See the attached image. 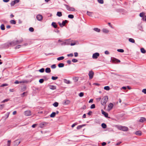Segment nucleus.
I'll list each match as a JSON object with an SVG mask.
<instances>
[{"mask_svg": "<svg viewBox=\"0 0 146 146\" xmlns=\"http://www.w3.org/2000/svg\"><path fill=\"white\" fill-rule=\"evenodd\" d=\"M7 142H7V145L8 146H10V144H11V141L8 140Z\"/></svg>", "mask_w": 146, "mask_h": 146, "instance_id": "nucleus-52", "label": "nucleus"}, {"mask_svg": "<svg viewBox=\"0 0 146 146\" xmlns=\"http://www.w3.org/2000/svg\"><path fill=\"white\" fill-rule=\"evenodd\" d=\"M52 25L54 27V28H56L57 27V25L56 24V23L55 22H52Z\"/></svg>", "mask_w": 146, "mask_h": 146, "instance_id": "nucleus-27", "label": "nucleus"}, {"mask_svg": "<svg viewBox=\"0 0 146 146\" xmlns=\"http://www.w3.org/2000/svg\"><path fill=\"white\" fill-rule=\"evenodd\" d=\"M11 24H15L16 23V21L14 20H11L10 21Z\"/></svg>", "mask_w": 146, "mask_h": 146, "instance_id": "nucleus-28", "label": "nucleus"}, {"mask_svg": "<svg viewBox=\"0 0 146 146\" xmlns=\"http://www.w3.org/2000/svg\"><path fill=\"white\" fill-rule=\"evenodd\" d=\"M36 19L39 21H41L43 17L41 15H38L36 17Z\"/></svg>", "mask_w": 146, "mask_h": 146, "instance_id": "nucleus-10", "label": "nucleus"}, {"mask_svg": "<svg viewBox=\"0 0 146 146\" xmlns=\"http://www.w3.org/2000/svg\"><path fill=\"white\" fill-rule=\"evenodd\" d=\"M104 89L105 90H110V87L109 86H106L104 87Z\"/></svg>", "mask_w": 146, "mask_h": 146, "instance_id": "nucleus-33", "label": "nucleus"}, {"mask_svg": "<svg viewBox=\"0 0 146 146\" xmlns=\"http://www.w3.org/2000/svg\"><path fill=\"white\" fill-rule=\"evenodd\" d=\"M72 61L73 62H78V60L75 59H73L72 60Z\"/></svg>", "mask_w": 146, "mask_h": 146, "instance_id": "nucleus-49", "label": "nucleus"}, {"mask_svg": "<svg viewBox=\"0 0 146 146\" xmlns=\"http://www.w3.org/2000/svg\"><path fill=\"white\" fill-rule=\"evenodd\" d=\"M93 13V12H90L89 11H87V14L88 15V16H90V17H92V14Z\"/></svg>", "mask_w": 146, "mask_h": 146, "instance_id": "nucleus-23", "label": "nucleus"}, {"mask_svg": "<svg viewBox=\"0 0 146 146\" xmlns=\"http://www.w3.org/2000/svg\"><path fill=\"white\" fill-rule=\"evenodd\" d=\"M1 30H4L5 29V26L3 24H2L1 26Z\"/></svg>", "mask_w": 146, "mask_h": 146, "instance_id": "nucleus-35", "label": "nucleus"}, {"mask_svg": "<svg viewBox=\"0 0 146 146\" xmlns=\"http://www.w3.org/2000/svg\"><path fill=\"white\" fill-rule=\"evenodd\" d=\"M144 13L143 12H142V13H141L140 14L139 16L140 17H143L144 16Z\"/></svg>", "mask_w": 146, "mask_h": 146, "instance_id": "nucleus-51", "label": "nucleus"}, {"mask_svg": "<svg viewBox=\"0 0 146 146\" xmlns=\"http://www.w3.org/2000/svg\"><path fill=\"white\" fill-rule=\"evenodd\" d=\"M64 83L67 84H69L70 83V81L69 80H68L66 79H64Z\"/></svg>", "mask_w": 146, "mask_h": 146, "instance_id": "nucleus-30", "label": "nucleus"}, {"mask_svg": "<svg viewBox=\"0 0 146 146\" xmlns=\"http://www.w3.org/2000/svg\"><path fill=\"white\" fill-rule=\"evenodd\" d=\"M29 31L31 32H33L34 31V29L33 27H30L29 29Z\"/></svg>", "mask_w": 146, "mask_h": 146, "instance_id": "nucleus-44", "label": "nucleus"}, {"mask_svg": "<svg viewBox=\"0 0 146 146\" xmlns=\"http://www.w3.org/2000/svg\"><path fill=\"white\" fill-rule=\"evenodd\" d=\"M94 30L98 32H99L100 31V29L97 28H94Z\"/></svg>", "mask_w": 146, "mask_h": 146, "instance_id": "nucleus-31", "label": "nucleus"}, {"mask_svg": "<svg viewBox=\"0 0 146 146\" xmlns=\"http://www.w3.org/2000/svg\"><path fill=\"white\" fill-rule=\"evenodd\" d=\"M56 67V65L55 64H53L51 66V68L53 69L55 68Z\"/></svg>", "mask_w": 146, "mask_h": 146, "instance_id": "nucleus-47", "label": "nucleus"}, {"mask_svg": "<svg viewBox=\"0 0 146 146\" xmlns=\"http://www.w3.org/2000/svg\"><path fill=\"white\" fill-rule=\"evenodd\" d=\"M113 106V104L112 103H110L108 106V110H110L112 109Z\"/></svg>", "mask_w": 146, "mask_h": 146, "instance_id": "nucleus-9", "label": "nucleus"}, {"mask_svg": "<svg viewBox=\"0 0 146 146\" xmlns=\"http://www.w3.org/2000/svg\"><path fill=\"white\" fill-rule=\"evenodd\" d=\"M146 119L144 117H142L140 119V121L141 122H143L146 121Z\"/></svg>", "mask_w": 146, "mask_h": 146, "instance_id": "nucleus-18", "label": "nucleus"}, {"mask_svg": "<svg viewBox=\"0 0 146 146\" xmlns=\"http://www.w3.org/2000/svg\"><path fill=\"white\" fill-rule=\"evenodd\" d=\"M18 42L17 41H13L11 42L10 43V45L12 46H14L16 44H18Z\"/></svg>", "mask_w": 146, "mask_h": 146, "instance_id": "nucleus-11", "label": "nucleus"}, {"mask_svg": "<svg viewBox=\"0 0 146 146\" xmlns=\"http://www.w3.org/2000/svg\"><path fill=\"white\" fill-rule=\"evenodd\" d=\"M129 41L132 43H134L135 42L134 40L132 38H129Z\"/></svg>", "mask_w": 146, "mask_h": 146, "instance_id": "nucleus-26", "label": "nucleus"}, {"mask_svg": "<svg viewBox=\"0 0 146 146\" xmlns=\"http://www.w3.org/2000/svg\"><path fill=\"white\" fill-rule=\"evenodd\" d=\"M68 22V21L66 20H65L64 21H63L62 23H61L60 22H58V24L61 27H63V26H64Z\"/></svg>", "mask_w": 146, "mask_h": 146, "instance_id": "nucleus-4", "label": "nucleus"}, {"mask_svg": "<svg viewBox=\"0 0 146 146\" xmlns=\"http://www.w3.org/2000/svg\"><path fill=\"white\" fill-rule=\"evenodd\" d=\"M52 79L53 80H55L57 79L58 78V77H54V76H52Z\"/></svg>", "mask_w": 146, "mask_h": 146, "instance_id": "nucleus-41", "label": "nucleus"}, {"mask_svg": "<svg viewBox=\"0 0 146 146\" xmlns=\"http://www.w3.org/2000/svg\"><path fill=\"white\" fill-rule=\"evenodd\" d=\"M67 56H68L72 57L73 56V54L71 53L69 54H68L67 55Z\"/></svg>", "mask_w": 146, "mask_h": 146, "instance_id": "nucleus-57", "label": "nucleus"}, {"mask_svg": "<svg viewBox=\"0 0 146 146\" xmlns=\"http://www.w3.org/2000/svg\"><path fill=\"white\" fill-rule=\"evenodd\" d=\"M143 20L146 21V16L144 15L143 17Z\"/></svg>", "mask_w": 146, "mask_h": 146, "instance_id": "nucleus-56", "label": "nucleus"}, {"mask_svg": "<svg viewBox=\"0 0 146 146\" xmlns=\"http://www.w3.org/2000/svg\"><path fill=\"white\" fill-rule=\"evenodd\" d=\"M49 86V88L51 90H54L56 89V87L55 86L52 85H50Z\"/></svg>", "mask_w": 146, "mask_h": 146, "instance_id": "nucleus-16", "label": "nucleus"}, {"mask_svg": "<svg viewBox=\"0 0 146 146\" xmlns=\"http://www.w3.org/2000/svg\"><path fill=\"white\" fill-rule=\"evenodd\" d=\"M135 134L136 135L140 136L142 135V133L140 131H137L135 132Z\"/></svg>", "mask_w": 146, "mask_h": 146, "instance_id": "nucleus-15", "label": "nucleus"}, {"mask_svg": "<svg viewBox=\"0 0 146 146\" xmlns=\"http://www.w3.org/2000/svg\"><path fill=\"white\" fill-rule=\"evenodd\" d=\"M142 92L145 94H146V89H144L142 90Z\"/></svg>", "mask_w": 146, "mask_h": 146, "instance_id": "nucleus-55", "label": "nucleus"}, {"mask_svg": "<svg viewBox=\"0 0 146 146\" xmlns=\"http://www.w3.org/2000/svg\"><path fill=\"white\" fill-rule=\"evenodd\" d=\"M18 2V0H15L14 1H12L11 3V6H13L15 4L17 3Z\"/></svg>", "mask_w": 146, "mask_h": 146, "instance_id": "nucleus-13", "label": "nucleus"}, {"mask_svg": "<svg viewBox=\"0 0 146 146\" xmlns=\"http://www.w3.org/2000/svg\"><path fill=\"white\" fill-rule=\"evenodd\" d=\"M101 99V98H96V100L97 102H99L100 101Z\"/></svg>", "mask_w": 146, "mask_h": 146, "instance_id": "nucleus-61", "label": "nucleus"}, {"mask_svg": "<svg viewBox=\"0 0 146 146\" xmlns=\"http://www.w3.org/2000/svg\"><path fill=\"white\" fill-rule=\"evenodd\" d=\"M70 103V101L68 100H65L64 101V104L65 105H67Z\"/></svg>", "mask_w": 146, "mask_h": 146, "instance_id": "nucleus-14", "label": "nucleus"}, {"mask_svg": "<svg viewBox=\"0 0 146 146\" xmlns=\"http://www.w3.org/2000/svg\"><path fill=\"white\" fill-rule=\"evenodd\" d=\"M117 128L123 131H127L128 130V128L127 127L121 126H118L117 127Z\"/></svg>", "mask_w": 146, "mask_h": 146, "instance_id": "nucleus-2", "label": "nucleus"}, {"mask_svg": "<svg viewBox=\"0 0 146 146\" xmlns=\"http://www.w3.org/2000/svg\"><path fill=\"white\" fill-rule=\"evenodd\" d=\"M102 31L104 33H108L109 32V31L106 29H103L102 30Z\"/></svg>", "mask_w": 146, "mask_h": 146, "instance_id": "nucleus-34", "label": "nucleus"}, {"mask_svg": "<svg viewBox=\"0 0 146 146\" xmlns=\"http://www.w3.org/2000/svg\"><path fill=\"white\" fill-rule=\"evenodd\" d=\"M108 96H105L101 100V104L102 105H106L108 102Z\"/></svg>", "mask_w": 146, "mask_h": 146, "instance_id": "nucleus-1", "label": "nucleus"}, {"mask_svg": "<svg viewBox=\"0 0 146 146\" xmlns=\"http://www.w3.org/2000/svg\"><path fill=\"white\" fill-rule=\"evenodd\" d=\"M65 6L66 7L68 11H75V9L74 8L71 7L70 6L67 5H65Z\"/></svg>", "mask_w": 146, "mask_h": 146, "instance_id": "nucleus-3", "label": "nucleus"}, {"mask_svg": "<svg viewBox=\"0 0 146 146\" xmlns=\"http://www.w3.org/2000/svg\"><path fill=\"white\" fill-rule=\"evenodd\" d=\"M8 86V84H3L2 85H1L0 87H4L5 86Z\"/></svg>", "mask_w": 146, "mask_h": 146, "instance_id": "nucleus-46", "label": "nucleus"}, {"mask_svg": "<svg viewBox=\"0 0 146 146\" xmlns=\"http://www.w3.org/2000/svg\"><path fill=\"white\" fill-rule=\"evenodd\" d=\"M101 111L102 114L104 115L106 117H108V113L104 111L103 110H102Z\"/></svg>", "mask_w": 146, "mask_h": 146, "instance_id": "nucleus-12", "label": "nucleus"}, {"mask_svg": "<svg viewBox=\"0 0 146 146\" xmlns=\"http://www.w3.org/2000/svg\"><path fill=\"white\" fill-rule=\"evenodd\" d=\"M29 82V81L26 80H23L22 81H19V83H27Z\"/></svg>", "mask_w": 146, "mask_h": 146, "instance_id": "nucleus-17", "label": "nucleus"}, {"mask_svg": "<svg viewBox=\"0 0 146 146\" xmlns=\"http://www.w3.org/2000/svg\"><path fill=\"white\" fill-rule=\"evenodd\" d=\"M58 66L59 68L63 67L64 66V64L62 63H60L58 64Z\"/></svg>", "mask_w": 146, "mask_h": 146, "instance_id": "nucleus-25", "label": "nucleus"}, {"mask_svg": "<svg viewBox=\"0 0 146 146\" xmlns=\"http://www.w3.org/2000/svg\"><path fill=\"white\" fill-rule=\"evenodd\" d=\"M68 17V18L71 19H73L74 17V15H69Z\"/></svg>", "mask_w": 146, "mask_h": 146, "instance_id": "nucleus-38", "label": "nucleus"}, {"mask_svg": "<svg viewBox=\"0 0 146 146\" xmlns=\"http://www.w3.org/2000/svg\"><path fill=\"white\" fill-rule=\"evenodd\" d=\"M4 106H5V104H3L1 105H0V109H2L3 108H4Z\"/></svg>", "mask_w": 146, "mask_h": 146, "instance_id": "nucleus-53", "label": "nucleus"}, {"mask_svg": "<svg viewBox=\"0 0 146 146\" xmlns=\"http://www.w3.org/2000/svg\"><path fill=\"white\" fill-rule=\"evenodd\" d=\"M85 125H79L77 127V129H79L82 128V127L85 126Z\"/></svg>", "mask_w": 146, "mask_h": 146, "instance_id": "nucleus-20", "label": "nucleus"}, {"mask_svg": "<svg viewBox=\"0 0 146 146\" xmlns=\"http://www.w3.org/2000/svg\"><path fill=\"white\" fill-rule=\"evenodd\" d=\"M58 103L57 102H55L53 104V105L55 107H57L58 106Z\"/></svg>", "mask_w": 146, "mask_h": 146, "instance_id": "nucleus-36", "label": "nucleus"}, {"mask_svg": "<svg viewBox=\"0 0 146 146\" xmlns=\"http://www.w3.org/2000/svg\"><path fill=\"white\" fill-rule=\"evenodd\" d=\"M24 114L26 116H30L31 115V112L30 110H27L24 112Z\"/></svg>", "mask_w": 146, "mask_h": 146, "instance_id": "nucleus-8", "label": "nucleus"}, {"mask_svg": "<svg viewBox=\"0 0 146 146\" xmlns=\"http://www.w3.org/2000/svg\"><path fill=\"white\" fill-rule=\"evenodd\" d=\"M105 53L106 54H109V52L108 51L106 50L105 52Z\"/></svg>", "mask_w": 146, "mask_h": 146, "instance_id": "nucleus-62", "label": "nucleus"}, {"mask_svg": "<svg viewBox=\"0 0 146 146\" xmlns=\"http://www.w3.org/2000/svg\"><path fill=\"white\" fill-rule=\"evenodd\" d=\"M102 126L103 128H106V127L107 125L106 124L104 123H103L102 124Z\"/></svg>", "mask_w": 146, "mask_h": 146, "instance_id": "nucleus-32", "label": "nucleus"}, {"mask_svg": "<svg viewBox=\"0 0 146 146\" xmlns=\"http://www.w3.org/2000/svg\"><path fill=\"white\" fill-rule=\"evenodd\" d=\"M117 51L119 52H124V50L123 49H118L117 50Z\"/></svg>", "mask_w": 146, "mask_h": 146, "instance_id": "nucleus-39", "label": "nucleus"}, {"mask_svg": "<svg viewBox=\"0 0 146 146\" xmlns=\"http://www.w3.org/2000/svg\"><path fill=\"white\" fill-rule=\"evenodd\" d=\"M98 2L101 4H103L104 3V1L103 0H98Z\"/></svg>", "mask_w": 146, "mask_h": 146, "instance_id": "nucleus-48", "label": "nucleus"}, {"mask_svg": "<svg viewBox=\"0 0 146 146\" xmlns=\"http://www.w3.org/2000/svg\"><path fill=\"white\" fill-rule=\"evenodd\" d=\"M84 94L83 92H80V93L79 94V96L80 97H82L84 96Z\"/></svg>", "mask_w": 146, "mask_h": 146, "instance_id": "nucleus-45", "label": "nucleus"}, {"mask_svg": "<svg viewBox=\"0 0 146 146\" xmlns=\"http://www.w3.org/2000/svg\"><path fill=\"white\" fill-rule=\"evenodd\" d=\"M92 113V112L91 111H89L88 113V115H91Z\"/></svg>", "mask_w": 146, "mask_h": 146, "instance_id": "nucleus-63", "label": "nucleus"}, {"mask_svg": "<svg viewBox=\"0 0 146 146\" xmlns=\"http://www.w3.org/2000/svg\"><path fill=\"white\" fill-rule=\"evenodd\" d=\"M67 63L69 64H70L71 63V62L70 60H68L67 61Z\"/></svg>", "mask_w": 146, "mask_h": 146, "instance_id": "nucleus-60", "label": "nucleus"}, {"mask_svg": "<svg viewBox=\"0 0 146 146\" xmlns=\"http://www.w3.org/2000/svg\"><path fill=\"white\" fill-rule=\"evenodd\" d=\"M111 61L112 62L114 63H117L120 62V61L117 59H116L115 58H113L111 59Z\"/></svg>", "mask_w": 146, "mask_h": 146, "instance_id": "nucleus-5", "label": "nucleus"}, {"mask_svg": "<svg viewBox=\"0 0 146 146\" xmlns=\"http://www.w3.org/2000/svg\"><path fill=\"white\" fill-rule=\"evenodd\" d=\"M141 51L143 53H145L146 52V50L143 48H141Z\"/></svg>", "mask_w": 146, "mask_h": 146, "instance_id": "nucleus-29", "label": "nucleus"}, {"mask_svg": "<svg viewBox=\"0 0 146 146\" xmlns=\"http://www.w3.org/2000/svg\"><path fill=\"white\" fill-rule=\"evenodd\" d=\"M56 15L59 17L62 16V12L59 11L58 12Z\"/></svg>", "mask_w": 146, "mask_h": 146, "instance_id": "nucleus-22", "label": "nucleus"}, {"mask_svg": "<svg viewBox=\"0 0 146 146\" xmlns=\"http://www.w3.org/2000/svg\"><path fill=\"white\" fill-rule=\"evenodd\" d=\"M64 58V57L62 56L58 58L57 59L58 60L60 61L63 60Z\"/></svg>", "mask_w": 146, "mask_h": 146, "instance_id": "nucleus-24", "label": "nucleus"}, {"mask_svg": "<svg viewBox=\"0 0 146 146\" xmlns=\"http://www.w3.org/2000/svg\"><path fill=\"white\" fill-rule=\"evenodd\" d=\"M26 94V92H23L22 94H21V96L22 97H23L25 96V94Z\"/></svg>", "mask_w": 146, "mask_h": 146, "instance_id": "nucleus-64", "label": "nucleus"}, {"mask_svg": "<svg viewBox=\"0 0 146 146\" xmlns=\"http://www.w3.org/2000/svg\"><path fill=\"white\" fill-rule=\"evenodd\" d=\"M44 68H42L39 70V71L41 73L43 72H44Z\"/></svg>", "mask_w": 146, "mask_h": 146, "instance_id": "nucleus-37", "label": "nucleus"}, {"mask_svg": "<svg viewBox=\"0 0 146 146\" xmlns=\"http://www.w3.org/2000/svg\"><path fill=\"white\" fill-rule=\"evenodd\" d=\"M77 123H75L74 124H73L72 125V127H74L76 125H77Z\"/></svg>", "mask_w": 146, "mask_h": 146, "instance_id": "nucleus-59", "label": "nucleus"}, {"mask_svg": "<svg viewBox=\"0 0 146 146\" xmlns=\"http://www.w3.org/2000/svg\"><path fill=\"white\" fill-rule=\"evenodd\" d=\"M74 55L75 57H77L78 56V53L77 52H75Z\"/></svg>", "mask_w": 146, "mask_h": 146, "instance_id": "nucleus-58", "label": "nucleus"}, {"mask_svg": "<svg viewBox=\"0 0 146 146\" xmlns=\"http://www.w3.org/2000/svg\"><path fill=\"white\" fill-rule=\"evenodd\" d=\"M95 105L94 104H92L90 106V108L91 109L94 108H95Z\"/></svg>", "mask_w": 146, "mask_h": 146, "instance_id": "nucleus-43", "label": "nucleus"}, {"mask_svg": "<svg viewBox=\"0 0 146 146\" xmlns=\"http://www.w3.org/2000/svg\"><path fill=\"white\" fill-rule=\"evenodd\" d=\"M94 74V72L92 71L91 70L89 71L88 75L89 76L90 79H92L93 78Z\"/></svg>", "mask_w": 146, "mask_h": 146, "instance_id": "nucleus-6", "label": "nucleus"}, {"mask_svg": "<svg viewBox=\"0 0 146 146\" xmlns=\"http://www.w3.org/2000/svg\"><path fill=\"white\" fill-rule=\"evenodd\" d=\"M44 80L43 79H40L39 80V82L40 83H42L43 82Z\"/></svg>", "mask_w": 146, "mask_h": 146, "instance_id": "nucleus-50", "label": "nucleus"}, {"mask_svg": "<svg viewBox=\"0 0 146 146\" xmlns=\"http://www.w3.org/2000/svg\"><path fill=\"white\" fill-rule=\"evenodd\" d=\"M46 124V123L45 122H43V123H42L40 124L41 127H42L44 125H45Z\"/></svg>", "mask_w": 146, "mask_h": 146, "instance_id": "nucleus-42", "label": "nucleus"}, {"mask_svg": "<svg viewBox=\"0 0 146 146\" xmlns=\"http://www.w3.org/2000/svg\"><path fill=\"white\" fill-rule=\"evenodd\" d=\"M9 100V99H6L4 100L3 101H2L1 102L2 103H5V102H8Z\"/></svg>", "mask_w": 146, "mask_h": 146, "instance_id": "nucleus-40", "label": "nucleus"}, {"mask_svg": "<svg viewBox=\"0 0 146 146\" xmlns=\"http://www.w3.org/2000/svg\"><path fill=\"white\" fill-rule=\"evenodd\" d=\"M100 54L96 52L93 54L92 58L93 59H96L99 56Z\"/></svg>", "mask_w": 146, "mask_h": 146, "instance_id": "nucleus-7", "label": "nucleus"}, {"mask_svg": "<svg viewBox=\"0 0 146 146\" xmlns=\"http://www.w3.org/2000/svg\"><path fill=\"white\" fill-rule=\"evenodd\" d=\"M67 44V42H62L61 43V45H65Z\"/></svg>", "mask_w": 146, "mask_h": 146, "instance_id": "nucleus-54", "label": "nucleus"}, {"mask_svg": "<svg viewBox=\"0 0 146 146\" xmlns=\"http://www.w3.org/2000/svg\"><path fill=\"white\" fill-rule=\"evenodd\" d=\"M51 72V70L50 68H47L45 69V72L46 73H50Z\"/></svg>", "mask_w": 146, "mask_h": 146, "instance_id": "nucleus-21", "label": "nucleus"}, {"mask_svg": "<svg viewBox=\"0 0 146 146\" xmlns=\"http://www.w3.org/2000/svg\"><path fill=\"white\" fill-rule=\"evenodd\" d=\"M56 113L54 112H52L50 115V116L51 117H54L55 116Z\"/></svg>", "mask_w": 146, "mask_h": 146, "instance_id": "nucleus-19", "label": "nucleus"}]
</instances>
